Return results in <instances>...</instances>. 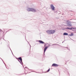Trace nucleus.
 <instances>
[{
    "label": "nucleus",
    "mask_w": 76,
    "mask_h": 76,
    "mask_svg": "<svg viewBox=\"0 0 76 76\" xmlns=\"http://www.w3.org/2000/svg\"><path fill=\"white\" fill-rule=\"evenodd\" d=\"M64 35H68V34L66 33H64L63 34Z\"/></svg>",
    "instance_id": "10"
},
{
    "label": "nucleus",
    "mask_w": 76,
    "mask_h": 76,
    "mask_svg": "<svg viewBox=\"0 0 76 76\" xmlns=\"http://www.w3.org/2000/svg\"><path fill=\"white\" fill-rule=\"evenodd\" d=\"M47 32L49 34H54L56 32V31L54 30H50V31H47Z\"/></svg>",
    "instance_id": "1"
},
{
    "label": "nucleus",
    "mask_w": 76,
    "mask_h": 76,
    "mask_svg": "<svg viewBox=\"0 0 76 76\" xmlns=\"http://www.w3.org/2000/svg\"><path fill=\"white\" fill-rule=\"evenodd\" d=\"M50 7L53 10H54V7L53 4H51L50 5Z\"/></svg>",
    "instance_id": "5"
},
{
    "label": "nucleus",
    "mask_w": 76,
    "mask_h": 76,
    "mask_svg": "<svg viewBox=\"0 0 76 76\" xmlns=\"http://www.w3.org/2000/svg\"><path fill=\"white\" fill-rule=\"evenodd\" d=\"M39 42L40 44H44V42L42 40H39Z\"/></svg>",
    "instance_id": "6"
},
{
    "label": "nucleus",
    "mask_w": 76,
    "mask_h": 76,
    "mask_svg": "<svg viewBox=\"0 0 76 76\" xmlns=\"http://www.w3.org/2000/svg\"><path fill=\"white\" fill-rule=\"evenodd\" d=\"M67 25H68L69 26V27H70V26H72V24H69V23H67Z\"/></svg>",
    "instance_id": "8"
},
{
    "label": "nucleus",
    "mask_w": 76,
    "mask_h": 76,
    "mask_svg": "<svg viewBox=\"0 0 76 76\" xmlns=\"http://www.w3.org/2000/svg\"><path fill=\"white\" fill-rule=\"evenodd\" d=\"M48 48V47L46 46V47L45 48H44V53H45V51H46V50Z\"/></svg>",
    "instance_id": "7"
},
{
    "label": "nucleus",
    "mask_w": 76,
    "mask_h": 76,
    "mask_svg": "<svg viewBox=\"0 0 76 76\" xmlns=\"http://www.w3.org/2000/svg\"><path fill=\"white\" fill-rule=\"evenodd\" d=\"M18 59L20 60V61L18 60L19 61L21 64H22V58L21 57H19L18 58Z\"/></svg>",
    "instance_id": "3"
},
{
    "label": "nucleus",
    "mask_w": 76,
    "mask_h": 76,
    "mask_svg": "<svg viewBox=\"0 0 76 76\" xmlns=\"http://www.w3.org/2000/svg\"><path fill=\"white\" fill-rule=\"evenodd\" d=\"M66 29L71 30V29H72V27L71 28L68 27V28H66Z\"/></svg>",
    "instance_id": "9"
},
{
    "label": "nucleus",
    "mask_w": 76,
    "mask_h": 76,
    "mask_svg": "<svg viewBox=\"0 0 76 76\" xmlns=\"http://www.w3.org/2000/svg\"><path fill=\"white\" fill-rule=\"evenodd\" d=\"M52 66V67H58V65L56 64H53Z\"/></svg>",
    "instance_id": "4"
},
{
    "label": "nucleus",
    "mask_w": 76,
    "mask_h": 76,
    "mask_svg": "<svg viewBox=\"0 0 76 76\" xmlns=\"http://www.w3.org/2000/svg\"><path fill=\"white\" fill-rule=\"evenodd\" d=\"M50 69H49L48 70L47 72H50Z\"/></svg>",
    "instance_id": "13"
},
{
    "label": "nucleus",
    "mask_w": 76,
    "mask_h": 76,
    "mask_svg": "<svg viewBox=\"0 0 76 76\" xmlns=\"http://www.w3.org/2000/svg\"><path fill=\"white\" fill-rule=\"evenodd\" d=\"M27 10L28 12H30L31 11V12H36V10L35 9L30 8H28L27 9Z\"/></svg>",
    "instance_id": "2"
},
{
    "label": "nucleus",
    "mask_w": 76,
    "mask_h": 76,
    "mask_svg": "<svg viewBox=\"0 0 76 76\" xmlns=\"http://www.w3.org/2000/svg\"><path fill=\"white\" fill-rule=\"evenodd\" d=\"M45 48L46 47H45Z\"/></svg>",
    "instance_id": "14"
},
{
    "label": "nucleus",
    "mask_w": 76,
    "mask_h": 76,
    "mask_svg": "<svg viewBox=\"0 0 76 76\" xmlns=\"http://www.w3.org/2000/svg\"><path fill=\"white\" fill-rule=\"evenodd\" d=\"M72 29H75V30H76V28H73L72 27Z\"/></svg>",
    "instance_id": "11"
},
{
    "label": "nucleus",
    "mask_w": 76,
    "mask_h": 76,
    "mask_svg": "<svg viewBox=\"0 0 76 76\" xmlns=\"http://www.w3.org/2000/svg\"><path fill=\"white\" fill-rule=\"evenodd\" d=\"M73 33H71V34L70 35V36H73Z\"/></svg>",
    "instance_id": "12"
},
{
    "label": "nucleus",
    "mask_w": 76,
    "mask_h": 76,
    "mask_svg": "<svg viewBox=\"0 0 76 76\" xmlns=\"http://www.w3.org/2000/svg\"><path fill=\"white\" fill-rule=\"evenodd\" d=\"M69 23H71V22H70Z\"/></svg>",
    "instance_id": "15"
}]
</instances>
